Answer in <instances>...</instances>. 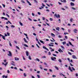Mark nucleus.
<instances>
[{
    "mask_svg": "<svg viewBox=\"0 0 78 78\" xmlns=\"http://www.w3.org/2000/svg\"><path fill=\"white\" fill-rule=\"evenodd\" d=\"M55 16L57 18H60V15L59 14H58L57 15V14H55Z\"/></svg>",
    "mask_w": 78,
    "mask_h": 78,
    "instance_id": "f257e3e1",
    "label": "nucleus"
},
{
    "mask_svg": "<svg viewBox=\"0 0 78 78\" xmlns=\"http://www.w3.org/2000/svg\"><path fill=\"white\" fill-rule=\"evenodd\" d=\"M9 54H8V56H12V54H11V51H9Z\"/></svg>",
    "mask_w": 78,
    "mask_h": 78,
    "instance_id": "f03ea898",
    "label": "nucleus"
},
{
    "mask_svg": "<svg viewBox=\"0 0 78 78\" xmlns=\"http://www.w3.org/2000/svg\"><path fill=\"white\" fill-rule=\"evenodd\" d=\"M56 59V58L55 57H51V59L52 61H55V59Z\"/></svg>",
    "mask_w": 78,
    "mask_h": 78,
    "instance_id": "7ed1b4c3",
    "label": "nucleus"
},
{
    "mask_svg": "<svg viewBox=\"0 0 78 78\" xmlns=\"http://www.w3.org/2000/svg\"><path fill=\"white\" fill-rule=\"evenodd\" d=\"M60 1L61 2H63V3H64H64H66V2H67L66 0H64L63 1H62V0H60Z\"/></svg>",
    "mask_w": 78,
    "mask_h": 78,
    "instance_id": "20e7f679",
    "label": "nucleus"
},
{
    "mask_svg": "<svg viewBox=\"0 0 78 78\" xmlns=\"http://www.w3.org/2000/svg\"><path fill=\"white\" fill-rule=\"evenodd\" d=\"M26 1L27 2V3H29V5H30V6H31V3H30V2H29V1H28V0H26Z\"/></svg>",
    "mask_w": 78,
    "mask_h": 78,
    "instance_id": "39448f33",
    "label": "nucleus"
},
{
    "mask_svg": "<svg viewBox=\"0 0 78 78\" xmlns=\"http://www.w3.org/2000/svg\"><path fill=\"white\" fill-rule=\"evenodd\" d=\"M43 48H44V49H45L46 50H47L48 51H49V50H48V48H46V47L45 46H44L43 47Z\"/></svg>",
    "mask_w": 78,
    "mask_h": 78,
    "instance_id": "423d86ee",
    "label": "nucleus"
},
{
    "mask_svg": "<svg viewBox=\"0 0 78 78\" xmlns=\"http://www.w3.org/2000/svg\"><path fill=\"white\" fill-rule=\"evenodd\" d=\"M15 61H19V58L17 57H15Z\"/></svg>",
    "mask_w": 78,
    "mask_h": 78,
    "instance_id": "0eeeda50",
    "label": "nucleus"
},
{
    "mask_svg": "<svg viewBox=\"0 0 78 78\" xmlns=\"http://www.w3.org/2000/svg\"><path fill=\"white\" fill-rule=\"evenodd\" d=\"M72 57L73 59H76V56L75 55H73Z\"/></svg>",
    "mask_w": 78,
    "mask_h": 78,
    "instance_id": "6e6552de",
    "label": "nucleus"
},
{
    "mask_svg": "<svg viewBox=\"0 0 78 78\" xmlns=\"http://www.w3.org/2000/svg\"><path fill=\"white\" fill-rule=\"evenodd\" d=\"M1 19H4V20H8L7 18L3 17H1Z\"/></svg>",
    "mask_w": 78,
    "mask_h": 78,
    "instance_id": "1a4fd4ad",
    "label": "nucleus"
},
{
    "mask_svg": "<svg viewBox=\"0 0 78 78\" xmlns=\"http://www.w3.org/2000/svg\"><path fill=\"white\" fill-rule=\"evenodd\" d=\"M23 40L25 41V42H26V43H28V41L26 40V39L25 38H23Z\"/></svg>",
    "mask_w": 78,
    "mask_h": 78,
    "instance_id": "9d476101",
    "label": "nucleus"
},
{
    "mask_svg": "<svg viewBox=\"0 0 78 78\" xmlns=\"http://www.w3.org/2000/svg\"><path fill=\"white\" fill-rule=\"evenodd\" d=\"M68 69H69V70H70V71H71V72H73V71L72 70V69H71V68L70 67V66H69V68Z\"/></svg>",
    "mask_w": 78,
    "mask_h": 78,
    "instance_id": "9b49d317",
    "label": "nucleus"
},
{
    "mask_svg": "<svg viewBox=\"0 0 78 78\" xmlns=\"http://www.w3.org/2000/svg\"><path fill=\"white\" fill-rule=\"evenodd\" d=\"M40 42L41 43H42L43 44H45V42H44V41L42 40H40Z\"/></svg>",
    "mask_w": 78,
    "mask_h": 78,
    "instance_id": "f8f14e48",
    "label": "nucleus"
},
{
    "mask_svg": "<svg viewBox=\"0 0 78 78\" xmlns=\"http://www.w3.org/2000/svg\"><path fill=\"white\" fill-rule=\"evenodd\" d=\"M51 35L52 36V37H55V35L53 33H51Z\"/></svg>",
    "mask_w": 78,
    "mask_h": 78,
    "instance_id": "ddd939ff",
    "label": "nucleus"
},
{
    "mask_svg": "<svg viewBox=\"0 0 78 78\" xmlns=\"http://www.w3.org/2000/svg\"><path fill=\"white\" fill-rule=\"evenodd\" d=\"M70 5L71 6H75V4L71 2Z\"/></svg>",
    "mask_w": 78,
    "mask_h": 78,
    "instance_id": "4468645a",
    "label": "nucleus"
},
{
    "mask_svg": "<svg viewBox=\"0 0 78 78\" xmlns=\"http://www.w3.org/2000/svg\"><path fill=\"white\" fill-rule=\"evenodd\" d=\"M69 45H72V46H73V47H74V46H73V45L72 44V43H71V42L69 41Z\"/></svg>",
    "mask_w": 78,
    "mask_h": 78,
    "instance_id": "2eb2a0df",
    "label": "nucleus"
},
{
    "mask_svg": "<svg viewBox=\"0 0 78 78\" xmlns=\"http://www.w3.org/2000/svg\"><path fill=\"white\" fill-rule=\"evenodd\" d=\"M2 78H8V76H5V75H3L2 76Z\"/></svg>",
    "mask_w": 78,
    "mask_h": 78,
    "instance_id": "dca6fc26",
    "label": "nucleus"
},
{
    "mask_svg": "<svg viewBox=\"0 0 78 78\" xmlns=\"http://www.w3.org/2000/svg\"><path fill=\"white\" fill-rule=\"evenodd\" d=\"M58 51H59V52H61H61H63V51H62V50H61V49L60 48L58 50Z\"/></svg>",
    "mask_w": 78,
    "mask_h": 78,
    "instance_id": "f3484780",
    "label": "nucleus"
},
{
    "mask_svg": "<svg viewBox=\"0 0 78 78\" xmlns=\"http://www.w3.org/2000/svg\"><path fill=\"white\" fill-rule=\"evenodd\" d=\"M26 55L28 56V51H26Z\"/></svg>",
    "mask_w": 78,
    "mask_h": 78,
    "instance_id": "a211bd4d",
    "label": "nucleus"
},
{
    "mask_svg": "<svg viewBox=\"0 0 78 78\" xmlns=\"http://www.w3.org/2000/svg\"><path fill=\"white\" fill-rule=\"evenodd\" d=\"M2 38L4 40H6V39H5V36H2Z\"/></svg>",
    "mask_w": 78,
    "mask_h": 78,
    "instance_id": "6ab92c4d",
    "label": "nucleus"
},
{
    "mask_svg": "<svg viewBox=\"0 0 78 78\" xmlns=\"http://www.w3.org/2000/svg\"><path fill=\"white\" fill-rule=\"evenodd\" d=\"M48 45L49 46H50V47H53V46H54L53 44H49Z\"/></svg>",
    "mask_w": 78,
    "mask_h": 78,
    "instance_id": "aec40b11",
    "label": "nucleus"
},
{
    "mask_svg": "<svg viewBox=\"0 0 78 78\" xmlns=\"http://www.w3.org/2000/svg\"><path fill=\"white\" fill-rule=\"evenodd\" d=\"M59 75H61V76H62H62H65L64 74H62V73H60Z\"/></svg>",
    "mask_w": 78,
    "mask_h": 78,
    "instance_id": "412c9836",
    "label": "nucleus"
},
{
    "mask_svg": "<svg viewBox=\"0 0 78 78\" xmlns=\"http://www.w3.org/2000/svg\"><path fill=\"white\" fill-rule=\"evenodd\" d=\"M56 30H57L58 31H59V27H58L57 28L56 27Z\"/></svg>",
    "mask_w": 78,
    "mask_h": 78,
    "instance_id": "4be33fe9",
    "label": "nucleus"
},
{
    "mask_svg": "<svg viewBox=\"0 0 78 78\" xmlns=\"http://www.w3.org/2000/svg\"><path fill=\"white\" fill-rule=\"evenodd\" d=\"M24 47H28V46L26 44H24Z\"/></svg>",
    "mask_w": 78,
    "mask_h": 78,
    "instance_id": "5701e85b",
    "label": "nucleus"
},
{
    "mask_svg": "<svg viewBox=\"0 0 78 78\" xmlns=\"http://www.w3.org/2000/svg\"><path fill=\"white\" fill-rule=\"evenodd\" d=\"M19 23L21 26H23V24L21 22H20Z\"/></svg>",
    "mask_w": 78,
    "mask_h": 78,
    "instance_id": "b1692460",
    "label": "nucleus"
},
{
    "mask_svg": "<svg viewBox=\"0 0 78 78\" xmlns=\"http://www.w3.org/2000/svg\"><path fill=\"white\" fill-rule=\"evenodd\" d=\"M9 45L11 47H12V44H11V43L10 41H9Z\"/></svg>",
    "mask_w": 78,
    "mask_h": 78,
    "instance_id": "393cba45",
    "label": "nucleus"
},
{
    "mask_svg": "<svg viewBox=\"0 0 78 78\" xmlns=\"http://www.w3.org/2000/svg\"><path fill=\"white\" fill-rule=\"evenodd\" d=\"M29 59H30V60H31V56H30V55L29 56Z\"/></svg>",
    "mask_w": 78,
    "mask_h": 78,
    "instance_id": "a878e982",
    "label": "nucleus"
},
{
    "mask_svg": "<svg viewBox=\"0 0 78 78\" xmlns=\"http://www.w3.org/2000/svg\"><path fill=\"white\" fill-rule=\"evenodd\" d=\"M34 2H35L36 3H38L36 0H34Z\"/></svg>",
    "mask_w": 78,
    "mask_h": 78,
    "instance_id": "bb28decb",
    "label": "nucleus"
},
{
    "mask_svg": "<svg viewBox=\"0 0 78 78\" xmlns=\"http://www.w3.org/2000/svg\"><path fill=\"white\" fill-rule=\"evenodd\" d=\"M74 33H76V31H77V30L75 29L74 30Z\"/></svg>",
    "mask_w": 78,
    "mask_h": 78,
    "instance_id": "cd10ccee",
    "label": "nucleus"
},
{
    "mask_svg": "<svg viewBox=\"0 0 78 78\" xmlns=\"http://www.w3.org/2000/svg\"><path fill=\"white\" fill-rule=\"evenodd\" d=\"M36 61H37L38 62L40 61V60L39 59L37 58L36 59H35Z\"/></svg>",
    "mask_w": 78,
    "mask_h": 78,
    "instance_id": "c85d7f7f",
    "label": "nucleus"
},
{
    "mask_svg": "<svg viewBox=\"0 0 78 78\" xmlns=\"http://www.w3.org/2000/svg\"><path fill=\"white\" fill-rule=\"evenodd\" d=\"M58 61L59 62H62V61H61V60L60 59H58Z\"/></svg>",
    "mask_w": 78,
    "mask_h": 78,
    "instance_id": "c756f323",
    "label": "nucleus"
},
{
    "mask_svg": "<svg viewBox=\"0 0 78 78\" xmlns=\"http://www.w3.org/2000/svg\"><path fill=\"white\" fill-rule=\"evenodd\" d=\"M42 58H46V56H44L42 57Z\"/></svg>",
    "mask_w": 78,
    "mask_h": 78,
    "instance_id": "7c9ffc66",
    "label": "nucleus"
},
{
    "mask_svg": "<svg viewBox=\"0 0 78 78\" xmlns=\"http://www.w3.org/2000/svg\"><path fill=\"white\" fill-rule=\"evenodd\" d=\"M16 48H18V49H19V50L20 49V48L18 46H16Z\"/></svg>",
    "mask_w": 78,
    "mask_h": 78,
    "instance_id": "2f4dec72",
    "label": "nucleus"
},
{
    "mask_svg": "<svg viewBox=\"0 0 78 78\" xmlns=\"http://www.w3.org/2000/svg\"><path fill=\"white\" fill-rule=\"evenodd\" d=\"M7 34L8 36H10V34H9V32L7 33Z\"/></svg>",
    "mask_w": 78,
    "mask_h": 78,
    "instance_id": "473e14b6",
    "label": "nucleus"
},
{
    "mask_svg": "<svg viewBox=\"0 0 78 78\" xmlns=\"http://www.w3.org/2000/svg\"><path fill=\"white\" fill-rule=\"evenodd\" d=\"M11 27H12V28H14V27H15V26L12 25L11 26Z\"/></svg>",
    "mask_w": 78,
    "mask_h": 78,
    "instance_id": "72a5a7b5",
    "label": "nucleus"
},
{
    "mask_svg": "<svg viewBox=\"0 0 78 78\" xmlns=\"http://www.w3.org/2000/svg\"><path fill=\"white\" fill-rule=\"evenodd\" d=\"M68 53H69V55H72V53H71V52H70L69 51L68 52Z\"/></svg>",
    "mask_w": 78,
    "mask_h": 78,
    "instance_id": "f704fd0d",
    "label": "nucleus"
},
{
    "mask_svg": "<svg viewBox=\"0 0 78 78\" xmlns=\"http://www.w3.org/2000/svg\"><path fill=\"white\" fill-rule=\"evenodd\" d=\"M61 48H62V50H64V47H63V46H61Z\"/></svg>",
    "mask_w": 78,
    "mask_h": 78,
    "instance_id": "c9c22d12",
    "label": "nucleus"
},
{
    "mask_svg": "<svg viewBox=\"0 0 78 78\" xmlns=\"http://www.w3.org/2000/svg\"><path fill=\"white\" fill-rule=\"evenodd\" d=\"M8 64V62H7L5 64H4V66H6Z\"/></svg>",
    "mask_w": 78,
    "mask_h": 78,
    "instance_id": "e433bc0d",
    "label": "nucleus"
},
{
    "mask_svg": "<svg viewBox=\"0 0 78 78\" xmlns=\"http://www.w3.org/2000/svg\"><path fill=\"white\" fill-rule=\"evenodd\" d=\"M66 44V42H62V44L63 45H64V44Z\"/></svg>",
    "mask_w": 78,
    "mask_h": 78,
    "instance_id": "4c0bfd02",
    "label": "nucleus"
},
{
    "mask_svg": "<svg viewBox=\"0 0 78 78\" xmlns=\"http://www.w3.org/2000/svg\"><path fill=\"white\" fill-rule=\"evenodd\" d=\"M72 69L73 70H75V68H73V67H72Z\"/></svg>",
    "mask_w": 78,
    "mask_h": 78,
    "instance_id": "58836bf2",
    "label": "nucleus"
},
{
    "mask_svg": "<svg viewBox=\"0 0 78 78\" xmlns=\"http://www.w3.org/2000/svg\"><path fill=\"white\" fill-rule=\"evenodd\" d=\"M68 34V33H67L65 32L64 33V34H65V35H66V34Z\"/></svg>",
    "mask_w": 78,
    "mask_h": 78,
    "instance_id": "ea45409f",
    "label": "nucleus"
},
{
    "mask_svg": "<svg viewBox=\"0 0 78 78\" xmlns=\"http://www.w3.org/2000/svg\"><path fill=\"white\" fill-rule=\"evenodd\" d=\"M72 9H73V10H76V9H75V8H73V7H72Z\"/></svg>",
    "mask_w": 78,
    "mask_h": 78,
    "instance_id": "a19ab883",
    "label": "nucleus"
},
{
    "mask_svg": "<svg viewBox=\"0 0 78 78\" xmlns=\"http://www.w3.org/2000/svg\"><path fill=\"white\" fill-rule=\"evenodd\" d=\"M55 68L57 69V70H58V68L57 66H55Z\"/></svg>",
    "mask_w": 78,
    "mask_h": 78,
    "instance_id": "79ce46f5",
    "label": "nucleus"
},
{
    "mask_svg": "<svg viewBox=\"0 0 78 78\" xmlns=\"http://www.w3.org/2000/svg\"><path fill=\"white\" fill-rule=\"evenodd\" d=\"M2 5L3 6L4 8H5V5L3 4H2Z\"/></svg>",
    "mask_w": 78,
    "mask_h": 78,
    "instance_id": "37998d69",
    "label": "nucleus"
},
{
    "mask_svg": "<svg viewBox=\"0 0 78 78\" xmlns=\"http://www.w3.org/2000/svg\"><path fill=\"white\" fill-rule=\"evenodd\" d=\"M23 58V59L24 60H25V58L23 56H22Z\"/></svg>",
    "mask_w": 78,
    "mask_h": 78,
    "instance_id": "c03bdc74",
    "label": "nucleus"
},
{
    "mask_svg": "<svg viewBox=\"0 0 78 78\" xmlns=\"http://www.w3.org/2000/svg\"><path fill=\"white\" fill-rule=\"evenodd\" d=\"M6 16H7V17H8L9 18V15H8V14H6Z\"/></svg>",
    "mask_w": 78,
    "mask_h": 78,
    "instance_id": "a18cd8bd",
    "label": "nucleus"
},
{
    "mask_svg": "<svg viewBox=\"0 0 78 78\" xmlns=\"http://www.w3.org/2000/svg\"><path fill=\"white\" fill-rule=\"evenodd\" d=\"M11 65H12V66H16V65L13 63H11Z\"/></svg>",
    "mask_w": 78,
    "mask_h": 78,
    "instance_id": "49530a36",
    "label": "nucleus"
},
{
    "mask_svg": "<svg viewBox=\"0 0 78 78\" xmlns=\"http://www.w3.org/2000/svg\"><path fill=\"white\" fill-rule=\"evenodd\" d=\"M44 70H45V71H47V69H44Z\"/></svg>",
    "mask_w": 78,
    "mask_h": 78,
    "instance_id": "de8ad7c7",
    "label": "nucleus"
},
{
    "mask_svg": "<svg viewBox=\"0 0 78 78\" xmlns=\"http://www.w3.org/2000/svg\"><path fill=\"white\" fill-rule=\"evenodd\" d=\"M42 5L44 7V6H45V5H44L43 3H42Z\"/></svg>",
    "mask_w": 78,
    "mask_h": 78,
    "instance_id": "09e8293b",
    "label": "nucleus"
},
{
    "mask_svg": "<svg viewBox=\"0 0 78 78\" xmlns=\"http://www.w3.org/2000/svg\"><path fill=\"white\" fill-rule=\"evenodd\" d=\"M24 76H25V77L27 76V75H26V74L25 73H24Z\"/></svg>",
    "mask_w": 78,
    "mask_h": 78,
    "instance_id": "8fccbe9b",
    "label": "nucleus"
},
{
    "mask_svg": "<svg viewBox=\"0 0 78 78\" xmlns=\"http://www.w3.org/2000/svg\"><path fill=\"white\" fill-rule=\"evenodd\" d=\"M52 55H53V56H54L56 57V55L55 54H52Z\"/></svg>",
    "mask_w": 78,
    "mask_h": 78,
    "instance_id": "3c124183",
    "label": "nucleus"
},
{
    "mask_svg": "<svg viewBox=\"0 0 78 78\" xmlns=\"http://www.w3.org/2000/svg\"><path fill=\"white\" fill-rule=\"evenodd\" d=\"M48 54L49 55H51V53L50 52V51L48 52Z\"/></svg>",
    "mask_w": 78,
    "mask_h": 78,
    "instance_id": "603ef678",
    "label": "nucleus"
},
{
    "mask_svg": "<svg viewBox=\"0 0 78 78\" xmlns=\"http://www.w3.org/2000/svg\"><path fill=\"white\" fill-rule=\"evenodd\" d=\"M67 59L69 61V62H70V58H67Z\"/></svg>",
    "mask_w": 78,
    "mask_h": 78,
    "instance_id": "864d4df0",
    "label": "nucleus"
},
{
    "mask_svg": "<svg viewBox=\"0 0 78 78\" xmlns=\"http://www.w3.org/2000/svg\"><path fill=\"white\" fill-rule=\"evenodd\" d=\"M45 23H46V24L48 25V26H50V25H49V24H48V23H47L46 22Z\"/></svg>",
    "mask_w": 78,
    "mask_h": 78,
    "instance_id": "5fc2aeb1",
    "label": "nucleus"
},
{
    "mask_svg": "<svg viewBox=\"0 0 78 78\" xmlns=\"http://www.w3.org/2000/svg\"><path fill=\"white\" fill-rule=\"evenodd\" d=\"M7 73H10V71H9V70H7Z\"/></svg>",
    "mask_w": 78,
    "mask_h": 78,
    "instance_id": "6e6d98bb",
    "label": "nucleus"
},
{
    "mask_svg": "<svg viewBox=\"0 0 78 78\" xmlns=\"http://www.w3.org/2000/svg\"><path fill=\"white\" fill-rule=\"evenodd\" d=\"M37 76L38 78H40V76H39V75H38Z\"/></svg>",
    "mask_w": 78,
    "mask_h": 78,
    "instance_id": "4d7b16f0",
    "label": "nucleus"
},
{
    "mask_svg": "<svg viewBox=\"0 0 78 78\" xmlns=\"http://www.w3.org/2000/svg\"><path fill=\"white\" fill-rule=\"evenodd\" d=\"M61 29H62V30H63V31H64V28L62 27L61 28Z\"/></svg>",
    "mask_w": 78,
    "mask_h": 78,
    "instance_id": "13d9d810",
    "label": "nucleus"
},
{
    "mask_svg": "<svg viewBox=\"0 0 78 78\" xmlns=\"http://www.w3.org/2000/svg\"><path fill=\"white\" fill-rule=\"evenodd\" d=\"M65 37L66 39H67V36H65Z\"/></svg>",
    "mask_w": 78,
    "mask_h": 78,
    "instance_id": "bf43d9fd",
    "label": "nucleus"
},
{
    "mask_svg": "<svg viewBox=\"0 0 78 78\" xmlns=\"http://www.w3.org/2000/svg\"><path fill=\"white\" fill-rule=\"evenodd\" d=\"M58 37H59V38H61V37H61V36H60V35H59L58 36Z\"/></svg>",
    "mask_w": 78,
    "mask_h": 78,
    "instance_id": "052dcab7",
    "label": "nucleus"
},
{
    "mask_svg": "<svg viewBox=\"0 0 78 78\" xmlns=\"http://www.w3.org/2000/svg\"><path fill=\"white\" fill-rule=\"evenodd\" d=\"M32 15L33 16H34V13H32Z\"/></svg>",
    "mask_w": 78,
    "mask_h": 78,
    "instance_id": "680f3d73",
    "label": "nucleus"
},
{
    "mask_svg": "<svg viewBox=\"0 0 78 78\" xmlns=\"http://www.w3.org/2000/svg\"><path fill=\"white\" fill-rule=\"evenodd\" d=\"M68 31L69 32V33H70V30L69 29L68 30Z\"/></svg>",
    "mask_w": 78,
    "mask_h": 78,
    "instance_id": "e2e57ef3",
    "label": "nucleus"
},
{
    "mask_svg": "<svg viewBox=\"0 0 78 78\" xmlns=\"http://www.w3.org/2000/svg\"><path fill=\"white\" fill-rule=\"evenodd\" d=\"M71 41H75L73 39L71 38Z\"/></svg>",
    "mask_w": 78,
    "mask_h": 78,
    "instance_id": "0e129e2a",
    "label": "nucleus"
},
{
    "mask_svg": "<svg viewBox=\"0 0 78 78\" xmlns=\"http://www.w3.org/2000/svg\"><path fill=\"white\" fill-rule=\"evenodd\" d=\"M33 35H34V36H36V34L35 33H34L33 34Z\"/></svg>",
    "mask_w": 78,
    "mask_h": 78,
    "instance_id": "69168bd1",
    "label": "nucleus"
},
{
    "mask_svg": "<svg viewBox=\"0 0 78 78\" xmlns=\"http://www.w3.org/2000/svg\"><path fill=\"white\" fill-rule=\"evenodd\" d=\"M49 71H50V72H52V70L51 69H49Z\"/></svg>",
    "mask_w": 78,
    "mask_h": 78,
    "instance_id": "338daca9",
    "label": "nucleus"
},
{
    "mask_svg": "<svg viewBox=\"0 0 78 78\" xmlns=\"http://www.w3.org/2000/svg\"><path fill=\"white\" fill-rule=\"evenodd\" d=\"M70 62H71L72 63L73 62V60H72V59H71V60L70 61Z\"/></svg>",
    "mask_w": 78,
    "mask_h": 78,
    "instance_id": "774afa93",
    "label": "nucleus"
}]
</instances>
